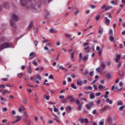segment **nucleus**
Here are the masks:
<instances>
[{"label": "nucleus", "mask_w": 125, "mask_h": 125, "mask_svg": "<svg viewBox=\"0 0 125 125\" xmlns=\"http://www.w3.org/2000/svg\"><path fill=\"white\" fill-rule=\"evenodd\" d=\"M45 0H34V1H26V0H20V4L21 6L27 8V9H36L39 8L41 2H44Z\"/></svg>", "instance_id": "obj_1"}, {"label": "nucleus", "mask_w": 125, "mask_h": 125, "mask_svg": "<svg viewBox=\"0 0 125 125\" xmlns=\"http://www.w3.org/2000/svg\"><path fill=\"white\" fill-rule=\"evenodd\" d=\"M19 18L17 15L15 14H13L12 16L11 20L10 21V24L13 28H16V25H15V22L18 21Z\"/></svg>", "instance_id": "obj_2"}, {"label": "nucleus", "mask_w": 125, "mask_h": 125, "mask_svg": "<svg viewBox=\"0 0 125 125\" xmlns=\"http://www.w3.org/2000/svg\"><path fill=\"white\" fill-rule=\"evenodd\" d=\"M12 43L9 42H6L2 44L0 46L1 49H5V48H9L10 46H12Z\"/></svg>", "instance_id": "obj_3"}, {"label": "nucleus", "mask_w": 125, "mask_h": 125, "mask_svg": "<svg viewBox=\"0 0 125 125\" xmlns=\"http://www.w3.org/2000/svg\"><path fill=\"white\" fill-rule=\"evenodd\" d=\"M88 54H87L83 57V54H82V53H80L79 59H80V60H83V61H87L88 59Z\"/></svg>", "instance_id": "obj_4"}, {"label": "nucleus", "mask_w": 125, "mask_h": 125, "mask_svg": "<svg viewBox=\"0 0 125 125\" xmlns=\"http://www.w3.org/2000/svg\"><path fill=\"white\" fill-rule=\"evenodd\" d=\"M79 122H81L82 124H83V123H85V124H87L88 123V119L87 118L83 119L80 118L79 120Z\"/></svg>", "instance_id": "obj_5"}, {"label": "nucleus", "mask_w": 125, "mask_h": 125, "mask_svg": "<svg viewBox=\"0 0 125 125\" xmlns=\"http://www.w3.org/2000/svg\"><path fill=\"white\" fill-rule=\"evenodd\" d=\"M41 81L42 80V78H41V76L40 75H36L35 76V81H36V83H40V82L39 81Z\"/></svg>", "instance_id": "obj_6"}, {"label": "nucleus", "mask_w": 125, "mask_h": 125, "mask_svg": "<svg viewBox=\"0 0 125 125\" xmlns=\"http://www.w3.org/2000/svg\"><path fill=\"white\" fill-rule=\"evenodd\" d=\"M93 106V102H91L89 104H86L85 107L86 109H88V110H90V109Z\"/></svg>", "instance_id": "obj_7"}, {"label": "nucleus", "mask_w": 125, "mask_h": 125, "mask_svg": "<svg viewBox=\"0 0 125 125\" xmlns=\"http://www.w3.org/2000/svg\"><path fill=\"white\" fill-rule=\"evenodd\" d=\"M99 89H101L102 91H105V90H108V88H106L104 86H103V85L100 84L99 85Z\"/></svg>", "instance_id": "obj_8"}, {"label": "nucleus", "mask_w": 125, "mask_h": 125, "mask_svg": "<svg viewBox=\"0 0 125 125\" xmlns=\"http://www.w3.org/2000/svg\"><path fill=\"white\" fill-rule=\"evenodd\" d=\"M67 99H68V100H69L70 102L72 103H74L75 102V101H76V100L74 98V97H73L72 96H68L67 97Z\"/></svg>", "instance_id": "obj_9"}, {"label": "nucleus", "mask_w": 125, "mask_h": 125, "mask_svg": "<svg viewBox=\"0 0 125 125\" xmlns=\"http://www.w3.org/2000/svg\"><path fill=\"white\" fill-rule=\"evenodd\" d=\"M53 116L54 117L53 118L54 121H55L56 123H59V124H60V121H59V118H58L55 114H54Z\"/></svg>", "instance_id": "obj_10"}, {"label": "nucleus", "mask_w": 125, "mask_h": 125, "mask_svg": "<svg viewBox=\"0 0 125 125\" xmlns=\"http://www.w3.org/2000/svg\"><path fill=\"white\" fill-rule=\"evenodd\" d=\"M30 58H29V60H32L33 58H35L36 57V54L34 52H31L30 55H29Z\"/></svg>", "instance_id": "obj_11"}, {"label": "nucleus", "mask_w": 125, "mask_h": 125, "mask_svg": "<svg viewBox=\"0 0 125 125\" xmlns=\"http://www.w3.org/2000/svg\"><path fill=\"white\" fill-rule=\"evenodd\" d=\"M96 50L98 51V55L99 56H101V54L102 53V51L100 50V47L97 46L96 47Z\"/></svg>", "instance_id": "obj_12"}, {"label": "nucleus", "mask_w": 125, "mask_h": 125, "mask_svg": "<svg viewBox=\"0 0 125 125\" xmlns=\"http://www.w3.org/2000/svg\"><path fill=\"white\" fill-rule=\"evenodd\" d=\"M104 19L105 21V24H106L107 26H109V24H110V20H109L107 17H104Z\"/></svg>", "instance_id": "obj_13"}, {"label": "nucleus", "mask_w": 125, "mask_h": 125, "mask_svg": "<svg viewBox=\"0 0 125 125\" xmlns=\"http://www.w3.org/2000/svg\"><path fill=\"white\" fill-rule=\"evenodd\" d=\"M22 120V117L20 116H18L17 117L16 120H15L14 122H13V124H16V123H18V122L21 121Z\"/></svg>", "instance_id": "obj_14"}, {"label": "nucleus", "mask_w": 125, "mask_h": 125, "mask_svg": "<svg viewBox=\"0 0 125 125\" xmlns=\"http://www.w3.org/2000/svg\"><path fill=\"white\" fill-rule=\"evenodd\" d=\"M109 125H113V120L111 117H108L107 119Z\"/></svg>", "instance_id": "obj_15"}, {"label": "nucleus", "mask_w": 125, "mask_h": 125, "mask_svg": "<svg viewBox=\"0 0 125 125\" xmlns=\"http://www.w3.org/2000/svg\"><path fill=\"white\" fill-rule=\"evenodd\" d=\"M120 59H121V55H117L116 58H115L116 62H117V63L119 62Z\"/></svg>", "instance_id": "obj_16"}, {"label": "nucleus", "mask_w": 125, "mask_h": 125, "mask_svg": "<svg viewBox=\"0 0 125 125\" xmlns=\"http://www.w3.org/2000/svg\"><path fill=\"white\" fill-rule=\"evenodd\" d=\"M112 8H113V6H107L105 7V8L104 9V10H105V11H107L108 10H110V9H112Z\"/></svg>", "instance_id": "obj_17"}, {"label": "nucleus", "mask_w": 125, "mask_h": 125, "mask_svg": "<svg viewBox=\"0 0 125 125\" xmlns=\"http://www.w3.org/2000/svg\"><path fill=\"white\" fill-rule=\"evenodd\" d=\"M109 108L110 107L109 106V105H106L102 110V112H105L106 110H107V109H109Z\"/></svg>", "instance_id": "obj_18"}, {"label": "nucleus", "mask_w": 125, "mask_h": 125, "mask_svg": "<svg viewBox=\"0 0 125 125\" xmlns=\"http://www.w3.org/2000/svg\"><path fill=\"white\" fill-rule=\"evenodd\" d=\"M90 99H94L95 98V96L94 95V93H92L89 95Z\"/></svg>", "instance_id": "obj_19"}, {"label": "nucleus", "mask_w": 125, "mask_h": 125, "mask_svg": "<svg viewBox=\"0 0 125 125\" xmlns=\"http://www.w3.org/2000/svg\"><path fill=\"white\" fill-rule=\"evenodd\" d=\"M78 109L79 111H82V109H83V104L81 103L79 105H78Z\"/></svg>", "instance_id": "obj_20"}, {"label": "nucleus", "mask_w": 125, "mask_h": 125, "mask_svg": "<svg viewBox=\"0 0 125 125\" xmlns=\"http://www.w3.org/2000/svg\"><path fill=\"white\" fill-rule=\"evenodd\" d=\"M99 34H100V35H102V34H103V28H102V27L101 26H100Z\"/></svg>", "instance_id": "obj_21"}, {"label": "nucleus", "mask_w": 125, "mask_h": 125, "mask_svg": "<svg viewBox=\"0 0 125 125\" xmlns=\"http://www.w3.org/2000/svg\"><path fill=\"white\" fill-rule=\"evenodd\" d=\"M0 91H1L2 94L4 95V94H5V93H9V91L8 90H0Z\"/></svg>", "instance_id": "obj_22"}, {"label": "nucleus", "mask_w": 125, "mask_h": 125, "mask_svg": "<svg viewBox=\"0 0 125 125\" xmlns=\"http://www.w3.org/2000/svg\"><path fill=\"white\" fill-rule=\"evenodd\" d=\"M88 48H89V46H88L84 48V50H86L84 51V53H89V50H88Z\"/></svg>", "instance_id": "obj_23"}, {"label": "nucleus", "mask_w": 125, "mask_h": 125, "mask_svg": "<svg viewBox=\"0 0 125 125\" xmlns=\"http://www.w3.org/2000/svg\"><path fill=\"white\" fill-rule=\"evenodd\" d=\"M110 3H111V4H114V5H117L118 2H117V0H114L111 1Z\"/></svg>", "instance_id": "obj_24"}, {"label": "nucleus", "mask_w": 125, "mask_h": 125, "mask_svg": "<svg viewBox=\"0 0 125 125\" xmlns=\"http://www.w3.org/2000/svg\"><path fill=\"white\" fill-rule=\"evenodd\" d=\"M84 89L86 90H92V87H91V86H86L84 87Z\"/></svg>", "instance_id": "obj_25"}, {"label": "nucleus", "mask_w": 125, "mask_h": 125, "mask_svg": "<svg viewBox=\"0 0 125 125\" xmlns=\"http://www.w3.org/2000/svg\"><path fill=\"white\" fill-rule=\"evenodd\" d=\"M106 103H109V104H113V101L111 100H110L109 99H106Z\"/></svg>", "instance_id": "obj_26"}, {"label": "nucleus", "mask_w": 125, "mask_h": 125, "mask_svg": "<svg viewBox=\"0 0 125 125\" xmlns=\"http://www.w3.org/2000/svg\"><path fill=\"white\" fill-rule=\"evenodd\" d=\"M2 7H3V8H7L8 5H7V3L6 2H4L3 3V5H2Z\"/></svg>", "instance_id": "obj_27"}, {"label": "nucleus", "mask_w": 125, "mask_h": 125, "mask_svg": "<svg viewBox=\"0 0 125 125\" xmlns=\"http://www.w3.org/2000/svg\"><path fill=\"white\" fill-rule=\"evenodd\" d=\"M5 42V38H4V37H0V43H1V42Z\"/></svg>", "instance_id": "obj_28"}, {"label": "nucleus", "mask_w": 125, "mask_h": 125, "mask_svg": "<svg viewBox=\"0 0 125 125\" xmlns=\"http://www.w3.org/2000/svg\"><path fill=\"white\" fill-rule=\"evenodd\" d=\"M77 85H83V81H77Z\"/></svg>", "instance_id": "obj_29"}, {"label": "nucleus", "mask_w": 125, "mask_h": 125, "mask_svg": "<svg viewBox=\"0 0 125 125\" xmlns=\"http://www.w3.org/2000/svg\"><path fill=\"white\" fill-rule=\"evenodd\" d=\"M72 110H73V107H72L71 106H67L66 107V111H72Z\"/></svg>", "instance_id": "obj_30"}, {"label": "nucleus", "mask_w": 125, "mask_h": 125, "mask_svg": "<svg viewBox=\"0 0 125 125\" xmlns=\"http://www.w3.org/2000/svg\"><path fill=\"white\" fill-rule=\"evenodd\" d=\"M31 68V66L28 67L27 71H28V73H29V74H32V69Z\"/></svg>", "instance_id": "obj_31"}, {"label": "nucleus", "mask_w": 125, "mask_h": 125, "mask_svg": "<svg viewBox=\"0 0 125 125\" xmlns=\"http://www.w3.org/2000/svg\"><path fill=\"white\" fill-rule=\"evenodd\" d=\"M95 19H96V21H98L99 20V19H100V14H98L96 16Z\"/></svg>", "instance_id": "obj_32"}, {"label": "nucleus", "mask_w": 125, "mask_h": 125, "mask_svg": "<svg viewBox=\"0 0 125 125\" xmlns=\"http://www.w3.org/2000/svg\"><path fill=\"white\" fill-rule=\"evenodd\" d=\"M43 98H45L46 100H49V95L47 96L46 95H44Z\"/></svg>", "instance_id": "obj_33"}, {"label": "nucleus", "mask_w": 125, "mask_h": 125, "mask_svg": "<svg viewBox=\"0 0 125 125\" xmlns=\"http://www.w3.org/2000/svg\"><path fill=\"white\" fill-rule=\"evenodd\" d=\"M68 103V97H67L66 99H64L62 100V103Z\"/></svg>", "instance_id": "obj_34"}, {"label": "nucleus", "mask_w": 125, "mask_h": 125, "mask_svg": "<svg viewBox=\"0 0 125 125\" xmlns=\"http://www.w3.org/2000/svg\"><path fill=\"white\" fill-rule=\"evenodd\" d=\"M49 32L50 34H54V33H56V31H54L52 28L50 29Z\"/></svg>", "instance_id": "obj_35"}, {"label": "nucleus", "mask_w": 125, "mask_h": 125, "mask_svg": "<svg viewBox=\"0 0 125 125\" xmlns=\"http://www.w3.org/2000/svg\"><path fill=\"white\" fill-rule=\"evenodd\" d=\"M119 74L120 77H123L124 76V71H123V70L120 71Z\"/></svg>", "instance_id": "obj_36"}, {"label": "nucleus", "mask_w": 125, "mask_h": 125, "mask_svg": "<svg viewBox=\"0 0 125 125\" xmlns=\"http://www.w3.org/2000/svg\"><path fill=\"white\" fill-rule=\"evenodd\" d=\"M71 87H72V88H73L74 89H77V86H76L75 83H73L71 84Z\"/></svg>", "instance_id": "obj_37"}, {"label": "nucleus", "mask_w": 125, "mask_h": 125, "mask_svg": "<svg viewBox=\"0 0 125 125\" xmlns=\"http://www.w3.org/2000/svg\"><path fill=\"white\" fill-rule=\"evenodd\" d=\"M33 25H34V22H33V21H31L28 25V27L29 28H32V27H33Z\"/></svg>", "instance_id": "obj_38"}, {"label": "nucleus", "mask_w": 125, "mask_h": 125, "mask_svg": "<svg viewBox=\"0 0 125 125\" xmlns=\"http://www.w3.org/2000/svg\"><path fill=\"white\" fill-rule=\"evenodd\" d=\"M125 108V105H123L119 108V111H123Z\"/></svg>", "instance_id": "obj_39"}, {"label": "nucleus", "mask_w": 125, "mask_h": 125, "mask_svg": "<svg viewBox=\"0 0 125 125\" xmlns=\"http://www.w3.org/2000/svg\"><path fill=\"white\" fill-rule=\"evenodd\" d=\"M109 41H110L111 42H114V37L113 36H110L109 37Z\"/></svg>", "instance_id": "obj_40"}, {"label": "nucleus", "mask_w": 125, "mask_h": 125, "mask_svg": "<svg viewBox=\"0 0 125 125\" xmlns=\"http://www.w3.org/2000/svg\"><path fill=\"white\" fill-rule=\"evenodd\" d=\"M106 78L108 79H111V75L109 74V73H108L107 75H106Z\"/></svg>", "instance_id": "obj_41"}, {"label": "nucleus", "mask_w": 125, "mask_h": 125, "mask_svg": "<svg viewBox=\"0 0 125 125\" xmlns=\"http://www.w3.org/2000/svg\"><path fill=\"white\" fill-rule=\"evenodd\" d=\"M57 67H59L60 70H65V68H64V67H63V66H58L57 65Z\"/></svg>", "instance_id": "obj_42"}, {"label": "nucleus", "mask_w": 125, "mask_h": 125, "mask_svg": "<svg viewBox=\"0 0 125 125\" xmlns=\"http://www.w3.org/2000/svg\"><path fill=\"white\" fill-rule=\"evenodd\" d=\"M88 45V43L85 42L83 43V47H86V46H87Z\"/></svg>", "instance_id": "obj_43"}, {"label": "nucleus", "mask_w": 125, "mask_h": 125, "mask_svg": "<svg viewBox=\"0 0 125 125\" xmlns=\"http://www.w3.org/2000/svg\"><path fill=\"white\" fill-rule=\"evenodd\" d=\"M18 77H19V78L20 79H21V78H22V77H23V74H22L21 73L19 74L18 75Z\"/></svg>", "instance_id": "obj_44"}, {"label": "nucleus", "mask_w": 125, "mask_h": 125, "mask_svg": "<svg viewBox=\"0 0 125 125\" xmlns=\"http://www.w3.org/2000/svg\"><path fill=\"white\" fill-rule=\"evenodd\" d=\"M48 78L50 80H53L54 79V77H53V75H52L49 76Z\"/></svg>", "instance_id": "obj_45"}, {"label": "nucleus", "mask_w": 125, "mask_h": 125, "mask_svg": "<svg viewBox=\"0 0 125 125\" xmlns=\"http://www.w3.org/2000/svg\"><path fill=\"white\" fill-rule=\"evenodd\" d=\"M80 13V11L79 10H76L75 12H74V14L75 15L77 16L78 15V14Z\"/></svg>", "instance_id": "obj_46"}, {"label": "nucleus", "mask_w": 125, "mask_h": 125, "mask_svg": "<svg viewBox=\"0 0 125 125\" xmlns=\"http://www.w3.org/2000/svg\"><path fill=\"white\" fill-rule=\"evenodd\" d=\"M96 71L99 73L100 72H101V69H100V67H98L96 68Z\"/></svg>", "instance_id": "obj_47"}, {"label": "nucleus", "mask_w": 125, "mask_h": 125, "mask_svg": "<svg viewBox=\"0 0 125 125\" xmlns=\"http://www.w3.org/2000/svg\"><path fill=\"white\" fill-rule=\"evenodd\" d=\"M44 49L45 50H48V45H46L45 46H44Z\"/></svg>", "instance_id": "obj_48"}, {"label": "nucleus", "mask_w": 125, "mask_h": 125, "mask_svg": "<svg viewBox=\"0 0 125 125\" xmlns=\"http://www.w3.org/2000/svg\"><path fill=\"white\" fill-rule=\"evenodd\" d=\"M4 87H5V85L2 84L0 85V88H1V89H3Z\"/></svg>", "instance_id": "obj_49"}, {"label": "nucleus", "mask_w": 125, "mask_h": 125, "mask_svg": "<svg viewBox=\"0 0 125 125\" xmlns=\"http://www.w3.org/2000/svg\"><path fill=\"white\" fill-rule=\"evenodd\" d=\"M0 100L1 101H3V102H6V100H5V99L2 98V97H1L0 98Z\"/></svg>", "instance_id": "obj_50"}, {"label": "nucleus", "mask_w": 125, "mask_h": 125, "mask_svg": "<svg viewBox=\"0 0 125 125\" xmlns=\"http://www.w3.org/2000/svg\"><path fill=\"white\" fill-rule=\"evenodd\" d=\"M2 111H3V112H6V111H7V108L3 107L2 109Z\"/></svg>", "instance_id": "obj_51"}, {"label": "nucleus", "mask_w": 125, "mask_h": 125, "mask_svg": "<svg viewBox=\"0 0 125 125\" xmlns=\"http://www.w3.org/2000/svg\"><path fill=\"white\" fill-rule=\"evenodd\" d=\"M66 38H67V39H69V38H70L71 35H70L69 34H65V35Z\"/></svg>", "instance_id": "obj_52"}, {"label": "nucleus", "mask_w": 125, "mask_h": 125, "mask_svg": "<svg viewBox=\"0 0 125 125\" xmlns=\"http://www.w3.org/2000/svg\"><path fill=\"white\" fill-rule=\"evenodd\" d=\"M99 125H104V121H101L99 123Z\"/></svg>", "instance_id": "obj_53"}, {"label": "nucleus", "mask_w": 125, "mask_h": 125, "mask_svg": "<svg viewBox=\"0 0 125 125\" xmlns=\"http://www.w3.org/2000/svg\"><path fill=\"white\" fill-rule=\"evenodd\" d=\"M121 65H122V62H119V64L118 65V66H117L118 69H120Z\"/></svg>", "instance_id": "obj_54"}, {"label": "nucleus", "mask_w": 125, "mask_h": 125, "mask_svg": "<svg viewBox=\"0 0 125 125\" xmlns=\"http://www.w3.org/2000/svg\"><path fill=\"white\" fill-rule=\"evenodd\" d=\"M33 64L34 66H38V62L35 61L33 62Z\"/></svg>", "instance_id": "obj_55"}, {"label": "nucleus", "mask_w": 125, "mask_h": 125, "mask_svg": "<svg viewBox=\"0 0 125 125\" xmlns=\"http://www.w3.org/2000/svg\"><path fill=\"white\" fill-rule=\"evenodd\" d=\"M67 81L68 82V83H71V82H72V79L70 77H69L67 79Z\"/></svg>", "instance_id": "obj_56"}, {"label": "nucleus", "mask_w": 125, "mask_h": 125, "mask_svg": "<svg viewBox=\"0 0 125 125\" xmlns=\"http://www.w3.org/2000/svg\"><path fill=\"white\" fill-rule=\"evenodd\" d=\"M96 113H97V111H96V110L94 109L93 112H92V114L93 115H95L96 114Z\"/></svg>", "instance_id": "obj_57"}, {"label": "nucleus", "mask_w": 125, "mask_h": 125, "mask_svg": "<svg viewBox=\"0 0 125 125\" xmlns=\"http://www.w3.org/2000/svg\"><path fill=\"white\" fill-rule=\"evenodd\" d=\"M100 95H101V93H100V92H97L96 94V96H100Z\"/></svg>", "instance_id": "obj_58"}, {"label": "nucleus", "mask_w": 125, "mask_h": 125, "mask_svg": "<svg viewBox=\"0 0 125 125\" xmlns=\"http://www.w3.org/2000/svg\"><path fill=\"white\" fill-rule=\"evenodd\" d=\"M12 114H13V115H16V111H15V110H12Z\"/></svg>", "instance_id": "obj_59"}, {"label": "nucleus", "mask_w": 125, "mask_h": 125, "mask_svg": "<svg viewBox=\"0 0 125 125\" xmlns=\"http://www.w3.org/2000/svg\"><path fill=\"white\" fill-rule=\"evenodd\" d=\"M76 104H77V105H80L81 104H80V100H77L76 101Z\"/></svg>", "instance_id": "obj_60"}, {"label": "nucleus", "mask_w": 125, "mask_h": 125, "mask_svg": "<svg viewBox=\"0 0 125 125\" xmlns=\"http://www.w3.org/2000/svg\"><path fill=\"white\" fill-rule=\"evenodd\" d=\"M109 33L110 34V35H113V30L110 29L109 31Z\"/></svg>", "instance_id": "obj_61"}, {"label": "nucleus", "mask_w": 125, "mask_h": 125, "mask_svg": "<svg viewBox=\"0 0 125 125\" xmlns=\"http://www.w3.org/2000/svg\"><path fill=\"white\" fill-rule=\"evenodd\" d=\"M33 31L35 33H37V32H38V28H33Z\"/></svg>", "instance_id": "obj_62"}, {"label": "nucleus", "mask_w": 125, "mask_h": 125, "mask_svg": "<svg viewBox=\"0 0 125 125\" xmlns=\"http://www.w3.org/2000/svg\"><path fill=\"white\" fill-rule=\"evenodd\" d=\"M100 101H101L100 100H98L96 101L95 102L97 104H99L100 103Z\"/></svg>", "instance_id": "obj_63"}, {"label": "nucleus", "mask_w": 125, "mask_h": 125, "mask_svg": "<svg viewBox=\"0 0 125 125\" xmlns=\"http://www.w3.org/2000/svg\"><path fill=\"white\" fill-rule=\"evenodd\" d=\"M118 106H121V105H123V101H121V102L118 103Z\"/></svg>", "instance_id": "obj_64"}]
</instances>
